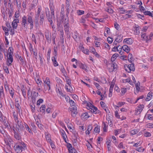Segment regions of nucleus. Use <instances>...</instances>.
Here are the masks:
<instances>
[{
	"instance_id": "nucleus-61",
	"label": "nucleus",
	"mask_w": 153,
	"mask_h": 153,
	"mask_svg": "<svg viewBox=\"0 0 153 153\" xmlns=\"http://www.w3.org/2000/svg\"><path fill=\"white\" fill-rule=\"evenodd\" d=\"M68 152L69 153H76V151L75 149L74 148H73L71 149V150H68Z\"/></svg>"
},
{
	"instance_id": "nucleus-11",
	"label": "nucleus",
	"mask_w": 153,
	"mask_h": 153,
	"mask_svg": "<svg viewBox=\"0 0 153 153\" xmlns=\"http://www.w3.org/2000/svg\"><path fill=\"white\" fill-rule=\"evenodd\" d=\"M39 23L40 25H42L43 23L44 20V18L45 17V15L44 12H42L41 13V14L39 16Z\"/></svg>"
},
{
	"instance_id": "nucleus-10",
	"label": "nucleus",
	"mask_w": 153,
	"mask_h": 153,
	"mask_svg": "<svg viewBox=\"0 0 153 153\" xmlns=\"http://www.w3.org/2000/svg\"><path fill=\"white\" fill-rule=\"evenodd\" d=\"M45 35L48 42L50 43L51 42V33L49 35V31L48 30H46L45 32Z\"/></svg>"
},
{
	"instance_id": "nucleus-28",
	"label": "nucleus",
	"mask_w": 153,
	"mask_h": 153,
	"mask_svg": "<svg viewBox=\"0 0 153 153\" xmlns=\"http://www.w3.org/2000/svg\"><path fill=\"white\" fill-rule=\"evenodd\" d=\"M14 1H15L17 7L19 9L21 8V2L20 0H13Z\"/></svg>"
},
{
	"instance_id": "nucleus-26",
	"label": "nucleus",
	"mask_w": 153,
	"mask_h": 153,
	"mask_svg": "<svg viewBox=\"0 0 153 153\" xmlns=\"http://www.w3.org/2000/svg\"><path fill=\"white\" fill-rule=\"evenodd\" d=\"M4 31L5 34L6 36H8L9 34L8 31L9 30L8 28L5 27H2Z\"/></svg>"
},
{
	"instance_id": "nucleus-18",
	"label": "nucleus",
	"mask_w": 153,
	"mask_h": 153,
	"mask_svg": "<svg viewBox=\"0 0 153 153\" xmlns=\"http://www.w3.org/2000/svg\"><path fill=\"white\" fill-rule=\"evenodd\" d=\"M153 96V93L152 92H149L147 95V97L146 99V100L147 101H149Z\"/></svg>"
},
{
	"instance_id": "nucleus-9",
	"label": "nucleus",
	"mask_w": 153,
	"mask_h": 153,
	"mask_svg": "<svg viewBox=\"0 0 153 153\" xmlns=\"http://www.w3.org/2000/svg\"><path fill=\"white\" fill-rule=\"evenodd\" d=\"M69 110L71 111V115L73 117H75L76 116L77 112V108L76 106L72 107L69 108Z\"/></svg>"
},
{
	"instance_id": "nucleus-5",
	"label": "nucleus",
	"mask_w": 153,
	"mask_h": 153,
	"mask_svg": "<svg viewBox=\"0 0 153 153\" xmlns=\"http://www.w3.org/2000/svg\"><path fill=\"white\" fill-rule=\"evenodd\" d=\"M65 21L64 23V30L66 33L68 34L69 32V24L68 23V18L66 17L65 19Z\"/></svg>"
},
{
	"instance_id": "nucleus-27",
	"label": "nucleus",
	"mask_w": 153,
	"mask_h": 153,
	"mask_svg": "<svg viewBox=\"0 0 153 153\" xmlns=\"http://www.w3.org/2000/svg\"><path fill=\"white\" fill-rule=\"evenodd\" d=\"M123 36L121 35L118 36L117 37L116 39V41L119 43L121 42L123 40Z\"/></svg>"
},
{
	"instance_id": "nucleus-30",
	"label": "nucleus",
	"mask_w": 153,
	"mask_h": 153,
	"mask_svg": "<svg viewBox=\"0 0 153 153\" xmlns=\"http://www.w3.org/2000/svg\"><path fill=\"white\" fill-rule=\"evenodd\" d=\"M17 124L20 129H23L24 127L23 125V123L21 121H19V122L17 123Z\"/></svg>"
},
{
	"instance_id": "nucleus-19",
	"label": "nucleus",
	"mask_w": 153,
	"mask_h": 153,
	"mask_svg": "<svg viewBox=\"0 0 153 153\" xmlns=\"http://www.w3.org/2000/svg\"><path fill=\"white\" fill-rule=\"evenodd\" d=\"M128 61L132 63V62L134 61V59L133 58V56L132 54L131 53H129V54L128 55Z\"/></svg>"
},
{
	"instance_id": "nucleus-23",
	"label": "nucleus",
	"mask_w": 153,
	"mask_h": 153,
	"mask_svg": "<svg viewBox=\"0 0 153 153\" xmlns=\"http://www.w3.org/2000/svg\"><path fill=\"white\" fill-rule=\"evenodd\" d=\"M70 4H67L66 5V9L67 12H66V16L67 17H68V14L69 13V11L70 10Z\"/></svg>"
},
{
	"instance_id": "nucleus-7",
	"label": "nucleus",
	"mask_w": 153,
	"mask_h": 153,
	"mask_svg": "<svg viewBox=\"0 0 153 153\" xmlns=\"http://www.w3.org/2000/svg\"><path fill=\"white\" fill-rule=\"evenodd\" d=\"M127 68L128 69H126L125 70L128 73L130 72L131 71H135V69L134 63L132 62L131 64H129L128 65Z\"/></svg>"
},
{
	"instance_id": "nucleus-54",
	"label": "nucleus",
	"mask_w": 153,
	"mask_h": 153,
	"mask_svg": "<svg viewBox=\"0 0 153 153\" xmlns=\"http://www.w3.org/2000/svg\"><path fill=\"white\" fill-rule=\"evenodd\" d=\"M45 13L47 17H48V15L50 14L49 10L48 8L46 7L45 9Z\"/></svg>"
},
{
	"instance_id": "nucleus-3",
	"label": "nucleus",
	"mask_w": 153,
	"mask_h": 153,
	"mask_svg": "<svg viewBox=\"0 0 153 153\" xmlns=\"http://www.w3.org/2000/svg\"><path fill=\"white\" fill-rule=\"evenodd\" d=\"M50 8L51 11V15L50 16V14L48 16V17H47L48 18H49L51 20H52L55 19V16L54 13V7L53 3L51 2H50L49 3Z\"/></svg>"
},
{
	"instance_id": "nucleus-43",
	"label": "nucleus",
	"mask_w": 153,
	"mask_h": 153,
	"mask_svg": "<svg viewBox=\"0 0 153 153\" xmlns=\"http://www.w3.org/2000/svg\"><path fill=\"white\" fill-rule=\"evenodd\" d=\"M25 123V128L26 130L27 131H28V132L30 133H32L31 129Z\"/></svg>"
},
{
	"instance_id": "nucleus-12",
	"label": "nucleus",
	"mask_w": 153,
	"mask_h": 153,
	"mask_svg": "<svg viewBox=\"0 0 153 153\" xmlns=\"http://www.w3.org/2000/svg\"><path fill=\"white\" fill-rule=\"evenodd\" d=\"M9 56L8 57L7 59V65L8 66L10 65L11 63L13 62V58L12 55H11L10 53H8Z\"/></svg>"
},
{
	"instance_id": "nucleus-4",
	"label": "nucleus",
	"mask_w": 153,
	"mask_h": 153,
	"mask_svg": "<svg viewBox=\"0 0 153 153\" xmlns=\"http://www.w3.org/2000/svg\"><path fill=\"white\" fill-rule=\"evenodd\" d=\"M41 9L40 7L38 8L37 14H36L35 16V23L36 26L37 27L39 24V16L41 15Z\"/></svg>"
},
{
	"instance_id": "nucleus-44",
	"label": "nucleus",
	"mask_w": 153,
	"mask_h": 153,
	"mask_svg": "<svg viewBox=\"0 0 153 153\" xmlns=\"http://www.w3.org/2000/svg\"><path fill=\"white\" fill-rule=\"evenodd\" d=\"M60 16L61 17V21H64V12L63 11L60 12Z\"/></svg>"
},
{
	"instance_id": "nucleus-63",
	"label": "nucleus",
	"mask_w": 153,
	"mask_h": 153,
	"mask_svg": "<svg viewBox=\"0 0 153 153\" xmlns=\"http://www.w3.org/2000/svg\"><path fill=\"white\" fill-rule=\"evenodd\" d=\"M3 69L5 73L7 74H8L9 73V71L8 68L7 67H5Z\"/></svg>"
},
{
	"instance_id": "nucleus-6",
	"label": "nucleus",
	"mask_w": 153,
	"mask_h": 153,
	"mask_svg": "<svg viewBox=\"0 0 153 153\" xmlns=\"http://www.w3.org/2000/svg\"><path fill=\"white\" fill-rule=\"evenodd\" d=\"M144 108V106L143 105H139L135 109V114L137 115L140 114Z\"/></svg>"
},
{
	"instance_id": "nucleus-13",
	"label": "nucleus",
	"mask_w": 153,
	"mask_h": 153,
	"mask_svg": "<svg viewBox=\"0 0 153 153\" xmlns=\"http://www.w3.org/2000/svg\"><path fill=\"white\" fill-rule=\"evenodd\" d=\"M19 22V19H15L13 21L12 25V27L14 28H15L16 29L17 28L18 25L17 24Z\"/></svg>"
},
{
	"instance_id": "nucleus-14",
	"label": "nucleus",
	"mask_w": 153,
	"mask_h": 153,
	"mask_svg": "<svg viewBox=\"0 0 153 153\" xmlns=\"http://www.w3.org/2000/svg\"><path fill=\"white\" fill-rule=\"evenodd\" d=\"M123 42L124 43H127L128 44L131 45L133 43V41L131 38H126L124 40Z\"/></svg>"
},
{
	"instance_id": "nucleus-2",
	"label": "nucleus",
	"mask_w": 153,
	"mask_h": 153,
	"mask_svg": "<svg viewBox=\"0 0 153 153\" xmlns=\"http://www.w3.org/2000/svg\"><path fill=\"white\" fill-rule=\"evenodd\" d=\"M26 146L25 143L23 142H22L19 144L16 145L14 147L16 150L17 151V153H19L21 152L24 149V148Z\"/></svg>"
},
{
	"instance_id": "nucleus-8",
	"label": "nucleus",
	"mask_w": 153,
	"mask_h": 153,
	"mask_svg": "<svg viewBox=\"0 0 153 153\" xmlns=\"http://www.w3.org/2000/svg\"><path fill=\"white\" fill-rule=\"evenodd\" d=\"M88 109L92 113L95 114L99 113L100 112L98 110L97 108L94 105H93V106L91 107H88Z\"/></svg>"
},
{
	"instance_id": "nucleus-52",
	"label": "nucleus",
	"mask_w": 153,
	"mask_h": 153,
	"mask_svg": "<svg viewBox=\"0 0 153 153\" xmlns=\"http://www.w3.org/2000/svg\"><path fill=\"white\" fill-rule=\"evenodd\" d=\"M107 41L108 42L109 44H111L113 41V39L112 38L108 37L107 38Z\"/></svg>"
},
{
	"instance_id": "nucleus-29",
	"label": "nucleus",
	"mask_w": 153,
	"mask_h": 153,
	"mask_svg": "<svg viewBox=\"0 0 153 153\" xmlns=\"http://www.w3.org/2000/svg\"><path fill=\"white\" fill-rule=\"evenodd\" d=\"M15 90L13 88L9 90V92L10 96L12 98H13Z\"/></svg>"
},
{
	"instance_id": "nucleus-32",
	"label": "nucleus",
	"mask_w": 153,
	"mask_h": 153,
	"mask_svg": "<svg viewBox=\"0 0 153 153\" xmlns=\"http://www.w3.org/2000/svg\"><path fill=\"white\" fill-rule=\"evenodd\" d=\"M119 54L117 53H115L112 56L111 58V60L112 62H114L116 59V57H118Z\"/></svg>"
},
{
	"instance_id": "nucleus-35",
	"label": "nucleus",
	"mask_w": 153,
	"mask_h": 153,
	"mask_svg": "<svg viewBox=\"0 0 153 153\" xmlns=\"http://www.w3.org/2000/svg\"><path fill=\"white\" fill-rule=\"evenodd\" d=\"M65 79L66 81L67 84L69 85V87H71V80L69 79L68 77H67L66 76H65Z\"/></svg>"
},
{
	"instance_id": "nucleus-31",
	"label": "nucleus",
	"mask_w": 153,
	"mask_h": 153,
	"mask_svg": "<svg viewBox=\"0 0 153 153\" xmlns=\"http://www.w3.org/2000/svg\"><path fill=\"white\" fill-rule=\"evenodd\" d=\"M45 138L50 143H51V140L50 138V135L46 133L45 134Z\"/></svg>"
},
{
	"instance_id": "nucleus-34",
	"label": "nucleus",
	"mask_w": 153,
	"mask_h": 153,
	"mask_svg": "<svg viewBox=\"0 0 153 153\" xmlns=\"http://www.w3.org/2000/svg\"><path fill=\"white\" fill-rule=\"evenodd\" d=\"M14 137L17 140H19L21 139V136L17 133L15 131L14 132Z\"/></svg>"
},
{
	"instance_id": "nucleus-33",
	"label": "nucleus",
	"mask_w": 153,
	"mask_h": 153,
	"mask_svg": "<svg viewBox=\"0 0 153 153\" xmlns=\"http://www.w3.org/2000/svg\"><path fill=\"white\" fill-rule=\"evenodd\" d=\"M119 12L121 14H124L127 13V10H125L123 7H120L119 8Z\"/></svg>"
},
{
	"instance_id": "nucleus-50",
	"label": "nucleus",
	"mask_w": 153,
	"mask_h": 153,
	"mask_svg": "<svg viewBox=\"0 0 153 153\" xmlns=\"http://www.w3.org/2000/svg\"><path fill=\"white\" fill-rule=\"evenodd\" d=\"M30 51L33 52L34 57H35L36 59H37V53L33 51L32 46H31V49H30Z\"/></svg>"
},
{
	"instance_id": "nucleus-42",
	"label": "nucleus",
	"mask_w": 153,
	"mask_h": 153,
	"mask_svg": "<svg viewBox=\"0 0 153 153\" xmlns=\"http://www.w3.org/2000/svg\"><path fill=\"white\" fill-rule=\"evenodd\" d=\"M38 0H33L31 4L32 7H35L37 4Z\"/></svg>"
},
{
	"instance_id": "nucleus-45",
	"label": "nucleus",
	"mask_w": 153,
	"mask_h": 153,
	"mask_svg": "<svg viewBox=\"0 0 153 153\" xmlns=\"http://www.w3.org/2000/svg\"><path fill=\"white\" fill-rule=\"evenodd\" d=\"M56 91L57 93H59L62 97H64L65 96V95H64L63 94L61 91V89L60 90L59 88H58L57 89H56Z\"/></svg>"
},
{
	"instance_id": "nucleus-60",
	"label": "nucleus",
	"mask_w": 153,
	"mask_h": 153,
	"mask_svg": "<svg viewBox=\"0 0 153 153\" xmlns=\"http://www.w3.org/2000/svg\"><path fill=\"white\" fill-rule=\"evenodd\" d=\"M144 136L146 137H149L151 136V134L148 132H146L144 133Z\"/></svg>"
},
{
	"instance_id": "nucleus-17",
	"label": "nucleus",
	"mask_w": 153,
	"mask_h": 153,
	"mask_svg": "<svg viewBox=\"0 0 153 153\" xmlns=\"http://www.w3.org/2000/svg\"><path fill=\"white\" fill-rule=\"evenodd\" d=\"M123 50L127 53H128L130 49L126 45H124L122 47Z\"/></svg>"
},
{
	"instance_id": "nucleus-47",
	"label": "nucleus",
	"mask_w": 153,
	"mask_h": 153,
	"mask_svg": "<svg viewBox=\"0 0 153 153\" xmlns=\"http://www.w3.org/2000/svg\"><path fill=\"white\" fill-rule=\"evenodd\" d=\"M125 103V102H119L118 104L117 105H115V107H121Z\"/></svg>"
},
{
	"instance_id": "nucleus-56",
	"label": "nucleus",
	"mask_w": 153,
	"mask_h": 153,
	"mask_svg": "<svg viewBox=\"0 0 153 153\" xmlns=\"http://www.w3.org/2000/svg\"><path fill=\"white\" fill-rule=\"evenodd\" d=\"M67 147L68 149V150H71V149H73L72 145L69 143L67 144Z\"/></svg>"
},
{
	"instance_id": "nucleus-36",
	"label": "nucleus",
	"mask_w": 153,
	"mask_h": 153,
	"mask_svg": "<svg viewBox=\"0 0 153 153\" xmlns=\"http://www.w3.org/2000/svg\"><path fill=\"white\" fill-rule=\"evenodd\" d=\"M111 68H113L112 71H115L117 70V65L116 64H113L111 65Z\"/></svg>"
},
{
	"instance_id": "nucleus-58",
	"label": "nucleus",
	"mask_w": 153,
	"mask_h": 153,
	"mask_svg": "<svg viewBox=\"0 0 153 153\" xmlns=\"http://www.w3.org/2000/svg\"><path fill=\"white\" fill-rule=\"evenodd\" d=\"M43 101V100L42 99H39L37 102V105H39L40 103H42Z\"/></svg>"
},
{
	"instance_id": "nucleus-20",
	"label": "nucleus",
	"mask_w": 153,
	"mask_h": 153,
	"mask_svg": "<svg viewBox=\"0 0 153 153\" xmlns=\"http://www.w3.org/2000/svg\"><path fill=\"white\" fill-rule=\"evenodd\" d=\"M57 27L58 31H60V30H63V26L61 22H57Z\"/></svg>"
},
{
	"instance_id": "nucleus-39",
	"label": "nucleus",
	"mask_w": 153,
	"mask_h": 153,
	"mask_svg": "<svg viewBox=\"0 0 153 153\" xmlns=\"http://www.w3.org/2000/svg\"><path fill=\"white\" fill-rule=\"evenodd\" d=\"M90 116L88 115V113H85L82 114V117L85 119L88 118Z\"/></svg>"
},
{
	"instance_id": "nucleus-38",
	"label": "nucleus",
	"mask_w": 153,
	"mask_h": 153,
	"mask_svg": "<svg viewBox=\"0 0 153 153\" xmlns=\"http://www.w3.org/2000/svg\"><path fill=\"white\" fill-rule=\"evenodd\" d=\"M144 15H149V16L153 17L152 14L150 11H145L143 12Z\"/></svg>"
},
{
	"instance_id": "nucleus-24",
	"label": "nucleus",
	"mask_w": 153,
	"mask_h": 153,
	"mask_svg": "<svg viewBox=\"0 0 153 153\" xmlns=\"http://www.w3.org/2000/svg\"><path fill=\"white\" fill-rule=\"evenodd\" d=\"M4 49L2 48L1 46L0 45V60H1L3 58V55L2 53V52H4Z\"/></svg>"
},
{
	"instance_id": "nucleus-57",
	"label": "nucleus",
	"mask_w": 153,
	"mask_h": 153,
	"mask_svg": "<svg viewBox=\"0 0 153 153\" xmlns=\"http://www.w3.org/2000/svg\"><path fill=\"white\" fill-rule=\"evenodd\" d=\"M19 103H17L16 105V107L17 108V110L19 113H20V110L19 108Z\"/></svg>"
},
{
	"instance_id": "nucleus-62",
	"label": "nucleus",
	"mask_w": 153,
	"mask_h": 153,
	"mask_svg": "<svg viewBox=\"0 0 153 153\" xmlns=\"http://www.w3.org/2000/svg\"><path fill=\"white\" fill-rule=\"evenodd\" d=\"M89 49L91 50V52L93 53L94 54L96 52L95 48L93 47L90 48Z\"/></svg>"
},
{
	"instance_id": "nucleus-41",
	"label": "nucleus",
	"mask_w": 153,
	"mask_h": 153,
	"mask_svg": "<svg viewBox=\"0 0 153 153\" xmlns=\"http://www.w3.org/2000/svg\"><path fill=\"white\" fill-rule=\"evenodd\" d=\"M60 32V38L61 40H63L64 39V33L63 32V30H60L59 31Z\"/></svg>"
},
{
	"instance_id": "nucleus-16",
	"label": "nucleus",
	"mask_w": 153,
	"mask_h": 153,
	"mask_svg": "<svg viewBox=\"0 0 153 153\" xmlns=\"http://www.w3.org/2000/svg\"><path fill=\"white\" fill-rule=\"evenodd\" d=\"M61 134L65 141L66 143H67L66 139V138H67V136L65 131L63 130H62L61 131Z\"/></svg>"
},
{
	"instance_id": "nucleus-46",
	"label": "nucleus",
	"mask_w": 153,
	"mask_h": 153,
	"mask_svg": "<svg viewBox=\"0 0 153 153\" xmlns=\"http://www.w3.org/2000/svg\"><path fill=\"white\" fill-rule=\"evenodd\" d=\"M102 127L103 131L105 132H106L107 128V124L104 122H103V123Z\"/></svg>"
},
{
	"instance_id": "nucleus-48",
	"label": "nucleus",
	"mask_w": 153,
	"mask_h": 153,
	"mask_svg": "<svg viewBox=\"0 0 153 153\" xmlns=\"http://www.w3.org/2000/svg\"><path fill=\"white\" fill-rule=\"evenodd\" d=\"M94 131H95L96 133H99L100 131V128L99 127H98V126H97L94 128Z\"/></svg>"
},
{
	"instance_id": "nucleus-37",
	"label": "nucleus",
	"mask_w": 153,
	"mask_h": 153,
	"mask_svg": "<svg viewBox=\"0 0 153 153\" xmlns=\"http://www.w3.org/2000/svg\"><path fill=\"white\" fill-rule=\"evenodd\" d=\"M80 68L83 70H87V67L86 65L85 64H83L81 63L80 65Z\"/></svg>"
},
{
	"instance_id": "nucleus-15",
	"label": "nucleus",
	"mask_w": 153,
	"mask_h": 153,
	"mask_svg": "<svg viewBox=\"0 0 153 153\" xmlns=\"http://www.w3.org/2000/svg\"><path fill=\"white\" fill-rule=\"evenodd\" d=\"M80 48L82 51L85 54L88 55L89 54V51L88 49H85L83 46L82 45L79 46Z\"/></svg>"
},
{
	"instance_id": "nucleus-40",
	"label": "nucleus",
	"mask_w": 153,
	"mask_h": 153,
	"mask_svg": "<svg viewBox=\"0 0 153 153\" xmlns=\"http://www.w3.org/2000/svg\"><path fill=\"white\" fill-rule=\"evenodd\" d=\"M23 88L21 89L22 94L25 98H26V91L25 90V88H24V86H23Z\"/></svg>"
},
{
	"instance_id": "nucleus-49",
	"label": "nucleus",
	"mask_w": 153,
	"mask_h": 153,
	"mask_svg": "<svg viewBox=\"0 0 153 153\" xmlns=\"http://www.w3.org/2000/svg\"><path fill=\"white\" fill-rule=\"evenodd\" d=\"M127 89L126 88H123L121 89V91L123 94H124L127 91Z\"/></svg>"
},
{
	"instance_id": "nucleus-53",
	"label": "nucleus",
	"mask_w": 153,
	"mask_h": 153,
	"mask_svg": "<svg viewBox=\"0 0 153 153\" xmlns=\"http://www.w3.org/2000/svg\"><path fill=\"white\" fill-rule=\"evenodd\" d=\"M84 11L83 10H79L77 11V13L78 15H80L84 14Z\"/></svg>"
},
{
	"instance_id": "nucleus-55",
	"label": "nucleus",
	"mask_w": 153,
	"mask_h": 153,
	"mask_svg": "<svg viewBox=\"0 0 153 153\" xmlns=\"http://www.w3.org/2000/svg\"><path fill=\"white\" fill-rule=\"evenodd\" d=\"M136 150L139 152H143L144 150V149H143L142 147H140L137 148Z\"/></svg>"
},
{
	"instance_id": "nucleus-64",
	"label": "nucleus",
	"mask_w": 153,
	"mask_h": 153,
	"mask_svg": "<svg viewBox=\"0 0 153 153\" xmlns=\"http://www.w3.org/2000/svg\"><path fill=\"white\" fill-rule=\"evenodd\" d=\"M70 103L71 105L72 106V107L75 106L74 105L75 104V103L73 100H70ZM71 107H72V106H71Z\"/></svg>"
},
{
	"instance_id": "nucleus-1",
	"label": "nucleus",
	"mask_w": 153,
	"mask_h": 153,
	"mask_svg": "<svg viewBox=\"0 0 153 153\" xmlns=\"http://www.w3.org/2000/svg\"><path fill=\"white\" fill-rule=\"evenodd\" d=\"M30 30H32L34 26V20L31 16L27 15V16H24L22 19L21 25V27L25 31L27 30L28 25Z\"/></svg>"
},
{
	"instance_id": "nucleus-21",
	"label": "nucleus",
	"mask_w": 153,
	"mask_h": 153,
	"mask_svg": "<svg viewBox=\"0 0 153 153\" xmlns=\"http://www.w3.org/2000/svg\"><path fill=\"white\" fill-rule=\"evenodd\" d=\"M44 83H45V84L47 86L49 87V90H50V80L48 78H46L45 80L44 81Z\"/></svg>"
},
{
	"instance_id": "nucleus-22",
	"label": "nucleus",
	"mask_w": 153,
	"mask_h": 153,
	"mask_svg": "<svg viewBox=\"0 0 153 153\" xmlns=\"http://www.w3.org/2000/svg\"><path fill=\"white\" fill-rule=\"evenodd\" d=\"M52 60L53 62V64L54 66L56 67L58 65V64L56 61V58L55 57V56L52 57Z\"/></svg>"
},
{
	"instance_id": "nucleus-25",
	"label": "nucleus",
	"mask_w": 153,
	"mask_h": 153,
	"mask_svg": "<svg viewBox=\"0 0 153 153\" xmlns=\"http://www.w3.org/2000/svg\"><path fill=\"white\" fill-rule=\"evenodd\" d=\"M46 106L45 105H43L41 106L40 108V111L42 113H45Z\"/></svg>"
},
{
	"instance_id": "nucleus-51",
	"label": "nucleus",
	"mask_w": 153,
	"mask_h": 153,
	"mask_svg": "<svg viewBox=\"0 0 153 153\" xmlns=\"http://www.w3.org/2000/svg\"><path fill=\"white\" fill-rule=\"evenodd\" d=\"M15 28H14L13 27H12L10 29V30H9L10 31V34L12 35H13L14 34V29Z\"/></svg>"
},
{
	"instance_id": "nucleus-59",
	"label": "nucleus",
	"mask_w": 153,
	"mask_h": 153,
	"mask_svg": "<svg viewBox=\"0 0 153 153\" xmlns=\"http://www.w3.org/2000/svg\"><path fill=\"white\" fill-rule=\"evenodd\" d=\"M137 16L138 18H140L143 20L144 19V16H142L140 14H137Z\"/></svg>"
}]
</instances>
